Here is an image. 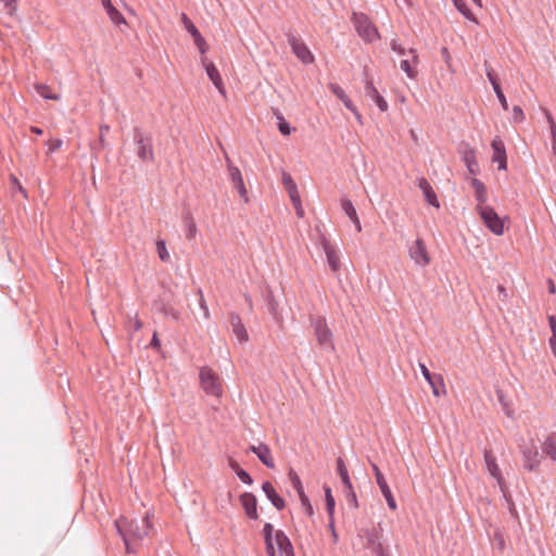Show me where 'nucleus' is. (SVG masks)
Returning a JSON list of instances; mask_svg holds the SVG:
<instances>
[{
  "label": "nucleus",
  "mask_w": 556,
  "mask_h": 556,
  "mask_svg": "<svg viewBox=\"0 0 556 556\" xmlns=\"http://www.w3.org/2000/svg\"><path fill=\"white\" fill-rule=\"evenodd\" d=\"M115 527L118 534L122 536L128 553L132 552L130 547L131 539L142 540L144 536L149 535L152 530L149 515L142 517L140 521L128 520L125 517H121L115 521Z\"/></svg>",
  "instance_id": "obj_1"
},
{
  "label": "nucleus",
  "mask_w": 556,
  "mask_h": 556,
  "mask_svg": "<svg viewBox=\"0 0 556 556\" xmlns=\"http://www.w3.org/2000/svg\"><path fill=\"white\" fill-rule=\"evenodd\" d=\"M309 325L314 330L318 345L325 351H333V333L328 327L326 318L319 315H311Z\"/></svg>",
  "instance_id": "obj_2"
},
{
  "label": "nucleus",
  "mask_w": 556,
  "mask_h": 556,
  "mask_svg": "<svg viewBox=\"0 0 556 556\" xmlns=\"http://www.w3.org/2000/svg\"><path fill=\"white\" fill-rule=\"evenodd\" d=\"M200 386L206 395L220 397L223 394V384L219 376L208 366H204L199 372Z\"/></svg>",
  "instance_id": "obj_3"
},
{
  "label": "nucleus",
  "mask_w": 556,
  "mask_h": 556,
  "mask_svg": "<svg viewBox=\"0 0 556 556\" xmlns=\"http://www.w3.org/2000/svg\"><path fill=\"white\" fill-rule=\"evenodd\" d=\"M477 213L480 215L485 227L496 236H502L505 230L504 220L490 205H477Z\"/></svg>",
  "instance_id": "obj_4"
},
{
  "label": "nucleus",
  "mask_w": 556,
  "mask_h": 556,
  "mask_svg": "<svg viewBox=\"0 0 556 556\" xmlns=\"http://www.w3.org/2000/svg\"><path fill=\"white\" fill-rule=\"evenodd\" d=\"M352 22L357 34L366 41L372 42L379 38V33L365 13H353Z\"/></svg>",
  "instance_id": "obj_5"
},
{
  "label": "nucleus",
  "mask_w": 556,
  "mask_h": 556,
  "mask_svg": "<svg viewBox=\"0 0 556 556\" xmlns=\"http://www.w3.org/2000/svg\"><path fill=\"white\" fill-rule=\"evenodd\" d=\"M132 138L137 146L138 157L143 162H152L154 152L151 135L143 132L139 127H135Z\"/></svg>",
  "instance_id": "obj_6"
},
{
  "label": "nucleus",
  "mask_w": 556,
  "mask_h": 556,
  "mask_svg": "<svg viewBox=\"0 0 556 556\" xmlns=\"http://www.w3.org/2000/svg\"><path fill=\"white\" fill-rule=\"evenodd\" d=\"M287 40L292 49V52L302 63L311 64L314 62L313 53L300 37L290 33L287 34Z\"/></svg>",
  "instance_id": "obj_7"
},
{
  "label": "nucleus",
  "mask_w": 556,
  "mask_h": 556,
  "mask_svg": "<svg viewBox=\"0 0 556 556\" xmlns=\"http://www.w3.org/2000/svg\"><path fill=\"white\" fill-rule=\"evenodd\" d=\"M408 255L415 265L426 267L430 264V255L422 239H416L408 245Z\"/></svg>",
  "instance_id": "obj_8"
},
{
  "label": "nucleus",
  "mask_w": 556,
  "mask_h": 556,
  "mask_svg": "<svg viewBox=\"0 0 556 556\" xmlns=\"http://www.w3.org/2000/svg\"><path fill=\"white\" fill-rule=\"evenodd\" d=\"M520 451L523 456L525 467L530 471L534 470L540 465L542 458L534 442L530 441L528 444L520 445Z\"/></svg>",
  "instance_id": "obj_9"
},
{
  "label": "nucleus",
  "mask_w": 556,
  "mask_h": 556,
  "mask_svg": "<svg viewBox=\"0 0 556 556\" xmlns=\"http://www.w3.org/2000/svg\"><path fill=\"white\" fill-rule=\"evenodd\" d=\"M371 468H372V471H374V475L376 478V482H377L383 497L387 501L388 507L391 510H395L397 508V505H396L395 498L391 492V489L389 488V485L387 483V480H386L383 473L381 472V470L379 469V467L376 464H371Z\"/></svg>",
  "instance_id": "obj_10"
},
{
  "label": "nucleus",
  "mask_w": 556,
  "mask_h": 556,
  "mask_svg": "<svg viewBox=\"0 0 556 556\" xmlns=\"http://www.w3.org/2000/svg\"><path fill=\"white\" fill-rule=\"evenodd\" d=\"M181 22L185 29L192 36L194 45L199 49L200 53L204 54L207 51L208 46L199 29L185 13L181 14Z\"/></svg>",
  "instance_id": "obj_11"
},
{
  "label": "nucleus",
  "mask_w": 556,
  "mask_h": 556,
  "mask_svg": "<svg viewBox=\"0 0 556 556\" xmlns=\"http://www.w3.org/2000/svg\"><path fill=\"white\" fill-rule=\"evenodd\" d=\"M226 160H227L230 180H231L233 187L238 190L240 197L243 198L244 201L247 202L248 201V191L244 186V181H243L241 172L237 166H235L231 163L229 157H226Z\"/></svg>",
  "instance_id": "obj_12"
},
{
  "label": "nucleus",
  "mask_w": 556,
  "mask_h": 556,
  "mask_svg": "<svg viewBox=\"0 0 556 556\" xmlns=\"http://www.w3.org/2000/svg\"><path fill=\"white\" fill-rule=\"evenodd\" d=\"M408 55L410 58L403 59L400 63V67L409 79H415L418 75L417 65L419 63L417 50L414 48L408 49Z\"/></svg>",
  "instance_id": "obj_13"
},
{
  "label": "nucleus",
  "mask_w": 556,
  "mask_h": 556,
  "mask_svg": "<svg viewBox=\"0 0 556 556\" xmlns=\"http://www.w3.org/2000/svg\"><path fill=\"white\" fill-rule=\"evenodd\" d=\"M491 147L493 150L492 161L497 163L498 169L505 170L507 168V156L503 140L500 137H495L491 142Z\"/></svg>",
  "instance_id": "obj_14"
},
{
  "label": "nucleus",
  "mask_w": 556,
  "mask_h": 556,
  "mask_svg": "<svg viewBox=\"0 0 556 556\" xmlns=\"http://www.w3.org/2000/svg\"><path fill=\"white\" fill-rule=\"evenodd\" d=\"M484 462L489 473L497 481L500 489L504 491V478L498 465L496 464L495 456L489 450L484 451Z\"/></svg>",
  "instance_id": "obj_15"
},
{
  "label": "nucleus",
  "mask_w": 556,
  "mask_h": 556,
  "mask_svg": "<svg viewBox=\"0 0 556 556\" xmlns=\"http://www.w3.org/2000/svg\"><path fill=\"white\" fill-rule=\"evenodd\" d=\"M229 323L232 333L236 336L239 343H244L249 340L248 331L238 313H231Z\"/></svg>",
  "instance_id": "obj_16"
},
{
  "label": "nucleus",
  "mask_w": 556,
  "mask_h": 556,
  "mask_svg": "<svg viewBox=\"0 0 556 556\" xmlns=\"http://www.w3.org/2000/svg\"><path fill=\"white\" fill-rule=\"evenodd\" d=\"M245 515L250 519H257V500L253 493L244 492L239 497Z\"/></svg>",
  "instance_id": "obj_17"
},
{
  "label": "nucleus",
  "mask_w": 556,
  "mask_h": 556,
  "mask_svg": "<svg viewBox=\"0 0 556 556\" xmlns=\"http://www.w3.org/2000/svg\"><path fill=\"white\" fill-rule=\"evenodd\" d=\"M366 546L370 548L376 556H389V551L382 546L379 533L376 530L366 532Z\"/></svg>",
  "instance_id": "obj_18"
},
{
  "label": "nucleus",
  "mask_w": 556,
  "mask_h": 556,
  "mask_svg": "<svg viewBox=\"0 0 556 556\" xmlns=\"http://www.w3.org/2000/svg\"><path fill=\"white\" fill-rule=\"evenodd\" d=\"M202 63L213 85L223 96H225L226 91L224 88L223 79L215 64L213 62H207L206 58H202Z\"/></svg>",
  "instance_id": "obj_19"
},
{
  "label": "nucleus",
  "mask_w": 556,
  "mask_h": 556,
  "mask_svg": "<svg viewBox=\"0 0 556 556\" xmlns=\"http://www.w3.org/2000/svg\"><path fill=\"white\" fill-rule=\"evenodd\" d=\"M419 368H420L421 375L424 376L426 381L431 387L433 395L434 396H439L440 395V388H444V383H443L442 377L440 375L433 376L429 371L427 366L425 364H422V363H419Z\"/></svg>",
  "instance_id": "obj_20"
},
{
  "label": "nucleus",
  "mask_w": 556,
  "mask_h": 556,
  "mask_svg": "<svg viewBox=\"0 0 556 556\" xmlns=\"http://www.w3.org/2000/svg\"><path fill=\"white\" fill-rule=\"evenodd\" d=\"M484 65H485L486 77H488L489 81L491 83V85H492V87L494 89V92H495V94H496V97H497L502 108L505 111H507L508 110V103H507L505 94L502 91L500 81H498L496 75L494 74L493 70L488 66L486 62L484 63Z\"/></svg>",
  "instance_id": "obj_21"
},
{
  "label": "nucleus",
  "mask_w": 556,
  "mask_h": 556,
  "mask_svg": "<svg viewBox=\"0 0 556 556\" xmlns=\"http://www.w3.org/2000/svg\"><path fill=\"white\" fill-rule=\"evenodd\" d=\"M417 185L422 191L426 202L431 206L439 207L440 203L430 182L425 177H418Z\"/></svg>",
  "instance_id": "obj_22"
},
{
  "label": "nucleus",
  "mask_w": 556,
  "mask_h": 556,
  "mask_svg": "<svg viewBox=\"0 0 556 556\" xmlns=\"http://www.w3.org/2000/svg\"><path fill=\"white\" fill-rule=\"evenodd\" d=\"M365 93L368 98L372 99L379 110L381 112H384L388 110V103L384 100V98L379 93L377 88L374 86V83L371 79L366 78L365 79Z\"/></svg>",
  "instance_id": "obj_23"
},
{
  "label": "nucleus",
  "mask_w": 556,
  "mask_h": 556,
  "mask_svg": "<svg viewBox=\"0 0 556 556\" xmlns=\"http://www.w3.org/2000/svg\"><path fill=\"white\" fill-rule=\"evenodd\" d=\"M329 89L343 102L344 106L349 111H351L358 121H361L359 112L357 111L356 106L353 104L349 96L345 93V91L339 85L333 83L329 84Z\"/></svg>",
  "instance_id": "obj_24"
},
{
  "label": "nucleus",
  "mask_w": 556,
  "mask_h": 556,
  "mask_svg": "<svg viewBox=\"0 0 556 556\" xmlns=\"http://www.w3.org/2000/svg\"><path fill=\"white\" fill-rule=\"evenodd\" d=\"M250 451H252L262 462V464L265 465L267 468L271 469L275 467V463L271 457V453L268 445L264 443H260L258 445H251Z\"/></svg>",
  "instance_id": "obj_25"
},
{
  "label": "nucleus",
  "mask_w": 556,
  "mask_h": 556,
  "mask_svg": "<svg viewBox=\"0 0 556 556\" xmlns=\"http://www.w3.org/2000/svg\"><path fill=\"white\" fill-rule=\"evenodd\" d=\"M276 546L278 548L277 556H294L292 544L281 530L276 531Z\"/></svg>",
  "instance_id": "obj_26"
},
{
  "label": "nucleus",
  "mask_w": 556,
  "mask_h": 556,
  "mask_svg": "<svg viewBox=\"0 0 556 556\" xmlns=\"http://www.w3.org/2000/svg\"><path fill=\"white\" fill-rule=\"evenodd\" d=\"M262 490L276 509L282 510L285 508L286 503L283 498L280 497V495L276 492L274 485L269 481H265L262 484Z\"/></svg>",
  "instance_id": "obj_27"
},
{
  "label": "nucleus",
  "mask_w": 556,
  "mask_h": 556,
  "mask_svg": "<svg viewBox=\"0 0 556 556\" xmlns=\"http://www.w3.org/2000/svg\"><path fill=\"white\" fill-rule=\"evenodd\" d=\"M274 527L271 523L266 522L263 527L264 541L266 545L267 556H277L278 548L275 547L276 535H273Z\"/></svg>",
  "instance_id": "obj_28"
},
{
  "label": "nucleus",
  "mask_w": 556,
  "mask_h": 556,
  "mask_svg": "<svg viewBox=\"0 0 556 556\" xmlns=\"http://www.w3.org/2000/svg\"><path fill=\"white\" fill-rule=\"evenodd\" d=\"M462 159L471 175H476L479 172V164L476 157V151L472 148L466 147L462 151Z\"/></svg>",
  "instance_id": "obj_29"
},
{
  "label": "nucleus",
  "mask_w": 556,
  "mask_h": 556,
  "mask_svg": "<svg viewBox=\"0 0 556 556\" xmlns=\"http://www.w3.org/2000/svg\"><path fill=\"white\" fill-rule=\"evenodd\" d=\"M341 207H342L343 212L346 214V216L354 224L356 231L361 232L362 231L361 220L357 216V212H356L353 203L349 199H342Z\"/></svg>",
  "instance_id": "obj_30"
},
{
  "label": "nucleus",
  "mask_w": 556,
  "mask_h": 556,
  "mask_svg": "<svg viewBox=\"0 0 556 556\" xmlns=\"http://www.w3.org/2000/svg\"><path fill=\"white\" fill-rule=\"evenodd\" d=\"M101 3L109 15L112 23L115 25L125 24L126 20L123 14L112 4L111 0H101Z\"/></svg>",
  "instance_id": "obj_31"
},
{
  "label": "nucleus",
  "mask_w": 556,
  "mask_h": 556,
  "mask_svg": "<svg viewBox=\"0 0 556 556\" xmlns=\"http://www.w3.org/2000/svg\"><path fill=\"white\" fill-rule=\"evenodd\" d=\"M323 243H324V251L327 256L328 265L330 266L332 271H338L340 268V258H339L336 250L326 240H324Z\"/></svg>",
  "instance_id": "obj_32"
},
{
  "label": "nucleus",
  "mask_w": 556,
  "mask_h": 556,
  "mask_svg": "<svg viewBox=\"0 0 556 556\" xmlns=\"http://www.w3.org/2000/svg\"><path fill=\"white\" fill-rule=\"evenodd\" d=\"M471 186L475 190V198L478 205H485V202L488 201V192L484 184L481 180L473 178L471 180Z\"/></svg>",
  "instance_id": "obj_33"
},
{
  "label": "nucleus",
  "mask_w": 556,
  "mask_h": 556,
  "mask_svg": "<svg viewBox=\"0 0 556 556\" xmlns=\"http://www.w3.org/2000/svg\"><path fill=\"white\" fill-rule=\"evenodd\" d=\"M543 452L553 462H556V432H552L547 435L543 442Z\"/></svg>",
  "instance_id": "obj_34"
},
{
  "label": "nucleus",
  "mask_w": 556,
  "mask_h": 556,
  "mask_svg": "<svg viewBox=\"0 0 556 556\" xmlns=\"http://www.w3.org/2000/svg\"><path fill=\"white\" fill-rule=\"evenodd\" d=\"M282 184L289 194L290 200L300 195L295 181L291 175L286 172L282 173Z\"/></svg>",
  "instance_id": "obj_35"
},
{
  "label": "nucleus",
  "mask_w": 556,
  "mask_h": 556,
  "mask_svg": "<svg viewBox=\"0 0 556 556\" xmlns=\"http://www.w3.org/2000/svg\"><path fill=\"white\" fill-rule=\"evenodd\" d=\"M229 467L235 471V473L237 475L241 482L248 485H251L253 483V479L250 476V473L242 469L236 460L230 459Z\"/></svg>",
  "instance_id": "obj_36"
},
{
  "label": "nucleus",
  "mask_w": 556,
  "mask_h": 556,
  "mask_svg": "<svg viewBox=\"0 0 556 556\" xmlns=\"http://www.w3.org/2000/svg\"><path fill=\"white\" fill-rule=\"evenodd\" d=\"M337 471L344 485V489H351L352 482L349 476V471L341 457L337 459Z\"/></svg>",
  "instance_id": "obj_37"
},
{
  "label": "nucleus",
  "mask_w": 556,
  "mask_h": 556,
  "mask_svg": "<svg viewBox=\"0 0 556 556\" xmlns=\"http://www.w3.org/2000/svg\"><path fill=\"white\" fill-rule=\"evenodd\" d=\"M274 115L276 116L277 119L278 129L283 136H288L291 134L292 130H294V128H292L290 124L285 119L283 115L279 110H275Z\"/></svg>",
  "instance_id": "obj_38"
},
{
  "label": "nucleus",
  "mask_w": 556,
  "mask_h": 556,
  "mask_svg": "<svg viewBox=\"0 0 556 556\" xmlns=\"http://www.w3.org/2000/svg\"><path fill=\"white\" fill-rule=\"evenodd\" d=\"M455 8L470 22L478 24L475 14L469 10L465 0H453Z\"/></svg>",
  "instance_id": "obj_39"
},
{
  "label": "nucleus",
  "mask_w": 556,
  "mask_h": 556,
  "mask_svg": "<svg viewBox=\"0 0 556 556\" xmlns=\"http://www.w3.org/2000/svg\"><path fill=\"white\" fill-rule=\"evenodd\" d=\"M36 88V91L38 92V94L47 100H58L59 99V96L52 93L50 91V88L47 86V85H43V84H37L35 86Z\"/></svg>",
  "instance_id": "obj_40"
},
{
  "label": "nucleus",
  "mask_w": 556,
  "mask_h": 556,
  "mask_svg": "<svg viewBox=\"0 0 556 556\" xmlns=\"http://www.w3.org/2000/svg\"><path fill=\"white\" fill-rule=\"evenodd\" d=\"M185 224L187 226V232H186L187 239H189V240L194 239V237L197 235V225L190 215H187L185 217Z\"/></svg>",
  "instance_id": "obj_41"
},
{
  "label": "nucleus",
  "mask_w": 556,
  "mask_h": 556,
  "mask_svg": "<svg viewBox=\"0 0 556 556\" xmlns=\"http://www.w3.org/2000/svg\"><path fill=\"white\" fill-rule=\"evenodd\" d=\"M289 479L291 481L292 486L295 489L298 495H302L304 489L300 480V477L293 469H290L289 471Z\"/></svg>",
  "instance_id": "obj_42"
},
{
  "label": "nucleus",
  "mask_w": 556,
  "mask_h": 556,
  "mask_svg": "<svg viewBox=\"0 0 556 556\" xmlns=\"http://www.w3.org/2000/svg\"><path fill=\"white\" fill-rule=\"evenodd\" d=\"M156 251H157V254H159V257L161 258V261H163V262L170 261V256L166 249V243L164 240L156 241Z\"/></svg>",
  "instance_id": "obj_43"
},
{
  "label": "nucleus",
  "mask_w": 556,
  "mask_h": 556,
  "mask_svg": "<svg viewBox=\"0 0 556 556\" xmlns=\"http://www.w3.org/2000/svg\"><path fill=\"white\" fill-rule=\"evenodd\" d=\"M325 498H326L327 511L331 516L333 514V510H334L336 502H334V498H333V496L331 494V489L328 488V486L325 488Z\"/></svg>",
  "instance_id": "obj_44"
},
{
  "label": "nucleus",
  "mask_w": 556,
  "mask_h": 556,
  "mask_svg": "<svg viewBox=\"0 0 556 556\" xmlns=\"http://www.w3.org/2000/svg\"><path fill=\"white\" fill-rule=\"evenodd\" d=\"M127 327L129 330H132V331H138L142 328V323L138 318L137 314L135 316H128Z\"/></svg>",
  "instance_id": "obj_45"
},
{
  "label": "nucleus",
  "mask_w": 556,
  "mask_h": 556,
  "mask_svg": "<svg viewBox=\"0 0 556 556\" xmlns=\"http://www.w3.org/2000/svg\"><path fill=\"white\" fill-rule=\"evenodd\" d=\"M390 48L393 52L401 56L408 55V50L405 49L401 43H399L396 39L391 40Z\"/></svg>",
  "instance_id": "obj_46"
},
{
  "label": "nucleus",
  "mask_w": 556,
  "mask_h": 556,
  "mask_svg": "<svg viewBox=\"0 0 556 556\" xmlns=\"http://www.w3.org/2000/svg\"><path fill=\"white\" fill-rule=\"evenodd\" d=\"M544 114L546 117V122L549 126L552 140H556V123H555L552 114L547 110H544Z\"/></svg>",
  "instance_id": "obj_47"
},
{
  "label": "nucleus",
  "mask_w": 556,
  "mask_h": 556,
  "mask_svg": "<svg viewBox=\"0 0 556 556\" xmlns=\"http://www.w3.org/2000/svg\"><path fill=\"white\" fill-rule=\"evenodd\" d=\"M291 202L293 204V207L295 210V213H296L298 217L299 218L304 217V208L302 206V202H301L300 195L291 199Z\"/></svg>",
  "instance_id": "obj_48"
},
{
  "label": "nucleus",
  "mask_w": 556,
  "mask_h": 556,
  "mask_svg": "<svg viewBox=\"0 0 556 556\" xmlns=\"http://www.w3.org/2000/svg\"><path fill=\"white\" fill-rule=\"evenodd\" d=\"M523 119H525V114H523L522 109L518 105H515L513 109V122L519 124V123L523 122Z\"/></svg>",
  "instance_id": "obj_49"
},
{
  "label": "nucleus",
  "mask_w": 556,
  "mask_h": 556,
  "mask_svg": "<svg viewBox=\"0 0 556 556\" xmlns=\"http://www.w3.org/2000/svg\"><path fill=\"white\" fill-rule=\"evenodd\" d=\"M348 502L352 504L355 508L358 506L356 493L353 490V485H351V489H344Z\"/></svg>",
  "instance_id": "obj_50"
},
{
  "label": "nucleus",
  "mask_w": 556,
  "mask_h": 556,
  "mask_svg": "<svg viewBox=\"0 0 556 556\" xmlns=\"http://www.w3.org/2000/svg\"><path fill=\"white\" fill-rule=\"evenodd\" d=\"M47 144H48V153H52L62 147L63 141H62V139L56 138V139L49 140L47 142Z\"/></svg>",
  "instance_id": "obj_51"
},
{
  "label": "nucleus",
  "mask_w": 556,
  "mask_h": 556,
  "mask_svg": "<svg viewBox=\"0 0 556 556\" xmlns=\"http://www.w3.org/2000/svg\"><path fill=\"white\" fill-rule=\"evenodd\" d=\"M299 497L306 511L311 515L313 513V508L305 493L303 492L302 495H299Z\"/></svg>",
  "instance_id": "obj_52"
},
{
  "label": "nucleus",
  "mask_w": 556,
  "mask_h": 556,
  "mask_svg": "<svg viewBox=\"0 0 556 556\" xmlns=\"http://www.w3.org/2000/svg\"><path fill=\"white\" fill-rule=\"evenodd\" d=\"M548 325L552 331V336H556V317L554 315L548 316Z\"/></svg>",
  "instance_id": "obj_53"
},
{
  "label": "nucleus",
  "mask_w": 556,
  "mask_h": 556,
  "mask_svg": "<svg viewBox=\"0 0 556 556\" xmlns=\"http://www.w3.org/2000/svg\"><path fill=\"white\" fill-rule=\"evenodd\" d=\"M109 130H110V127L108 125H102L100 127V142H101V144L104 143V137L109 132Z\"/></svg>",
  "instance_id": "obj_54"
},
{
  "label": "nucleus",
  "mask_w": 556,
  "mask_h": 556,
  "mask_svg": "<svg viewBox=\"0 0 556 556\" xmlns=\"http://www.w3.org/2000/svg\"><path fill=\"white\" fill-rule=\"evenodd\" d=\"M150 345L153 348V349H159L161 346V342L159 340V337H157V333L154 332L153 336H152V339H151V342H150Z\"/></svg>",
  "instance_id": "obj_55"
},
{
  "label": "nucleus",
  "mask_w": 556,
  "mask_h": 556,
  "mask_svg": "<svg viewBox=\"0 0 556 556\" xmlns=\"http://www.w3.org/2000/svg\"><path fill=\"white\" fill-rule=\"evenodd\" d=\"M200 294H201L200 306L203 309L204 317L208 318V316H210L208 308H207V306L205 304V301L203 300V296H202L201 292H200Z\"/></svg>",
  "instance_id": "obj_56"
},
{
  "label": "nucleus",
  "mask_w": 556,
  "mask_h": 556,
  "mask_svg": "<svg viewBox=\"0 0 556 556\" xmlns=\"http://www.w3.org/2000/svg\"><path fill=\"white\" fill-rule=\"evenodd\" d=\"M549 348L552 350V353L556 357V336H551L548 340Z\"/></svg>",
  "instance_id": "obj_57"
},
{
  "label": "nucleus",
  "mask_w": 556,
  "mask_h": 556,
  "mask_svg": "<svg viewBox=\"0 0 556 556\" xmlns=\"http://www.w3.org/2000/svg\"><path fill=\"white\" fill-rule=\"evenodd\" d=\"M441 53H442V55H443V58H444L445 62H446L447 64H450L451 55H450V53H448L447 48L443 47V48L441 49Z\"/></svg>",
  "instance_id": "obj_58"
},
{
  "label": "nucleus",
  "mask_w": 556,
  "mask_h": 556,
  "mask_svg": "<svg viewBox=\"0 0 556 556\" xmlns=\"http://www.w3.org/2000/svg\"><path fill=\"white\" fill-rule=\"evenodd\" d=\"M5 8L15 9L14 4L16 0H1Z\"/></svg>",
  "instance_id": "obj_59"
},
{
  "label": "nucleus",
  "mask_w": 556,
  "mask_h": 556,
  "mask_svg": "<svg viewBox=\"0 0 556 556\" xmlns=\"http://www.w3.org/2000/svg\"><path fill=\"white\" fill-rule=\"evenodd\" d=\"M548 292L552 294L556 292V287L552 279L548 280Z\"/></svg>",
  "instance_id": "obj_60"
},
{
  "label": "nucleus",
  "mask_w": 556,
  "mask_h": 556,
  "mask_svg": "<svg viewBox=\"0 0 556 556\" xmlns=\"http://www.w3.org/2000/svg\"><path fill=\"white\" fill-rule=\"evenodd\" d=\"M30 131H31L33 134H36V135H41V134H42V129H41V128H39V127H37V126H31V127H30Z\"/></svg>",
  "instance_id": "obj_61"
},
{
  "label": "nucleus",
  "mask_w": 556,
  "mask_h": 556,
  "mask_svg": "<svg viewBox=\"0 0 556 556\" xmlns=\"http://www.w3.org/2000/svg\"><path fill=\"white\" fill-rule=\"evenodd\" d=\"M11 180H12L13 185H16V186L18 187V189H20L21 191H23V188H22V186L20 185V182H18V180H17V178H16V177L12 176V177H11Z\"/></svg>",
  "instance_id": "obj_62"
},
{
  "label": "nucleus",
  "mask_w": 556,
  "mask_h": 556,
  "mask_svg": "<svg viewBox=\"0 0 556 556\" xmlns=\"http://www.w3.org/2000/svg\"><path fill=\"white\" fill-rule=\"evenodd\" d=\"M497 396H498V401L504 404V395H503V392L502 391H497Z\"/></svg>",
  "instance_id": "obj_63"
},
{
  "label": "nucleus",
  "mask_w": 556,
  "mask_h": 556,
  "mask_svg": "<svg viewBox=\"0 0 556 556\" xmlns=\"http://www.w3.org/2000/svg\"><path fill=\"white\" fill-rule=\"evenodd\" d=\"M497 290H498V292H500L501 294L506 295V290H505V288H504L503 286H498V287H497Z\"/></svg>",
  "instance_id": "obj_64"
}]
</instances>
